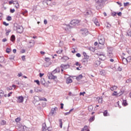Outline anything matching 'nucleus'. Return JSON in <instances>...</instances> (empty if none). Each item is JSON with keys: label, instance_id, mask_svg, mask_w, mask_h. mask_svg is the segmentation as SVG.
I'll return each instance as SVG.
<instances>
[{"label": "nucleus", "instance_id": "obj_1", "mask_svg": "<svg viewBox=\"0 0 131 131\" xmlns=\"http://www.w3.org/2000/svg\"><path fill=\"white\" fill-rule=\"evenodd\" d=\"M80 20L78 19H73L70 21V24H63L61 25V27L66 31V32H70V30L72 29V28H74L75 26L78 25Z\"/></svg>", "mask_w": 131, "mask_h": 131}, {"label": "nucleus", "instance_id": "obj_2", "mask_svg": "<svg viewBox=\"0 0 131 131\" xmlns=\"http://www.w3.org/2000/svg\"><path fill=\"white\" fill-rule=\"evenodd\" d=\"M105 0H98L96 3V9L97 10H100L104 7V4L105 3Z\"/></svg>", "mask_w": 131, "mask_h": 131}, {"label": "nucleus", "instance_id": "obj_3", "mask_svg": "<svg viewBox=\"0 0 131 131\" xmlns=\"http://www.w3.org/2000/svg\"><path fill=\"white\" fill-rule=\"evenodd\" d=\"M14 30L16 31L17 33H22L23 32V27L18 25L17 24H14Z\"/></svg>", "mask_w": 131, "mask_h": 131}, {"label": "nucleus", "instance_id": "obj_4", "mask_svg": "<svg viewBox=\"0 0 131 131\" xmlns=\"http://www.w3.org/2000/svg\"><path fill=\"white\" fill-rule=\"evenodd\" d=\"M42 131H52V128L47 127V124L43 123L42 125Z\"/></svg>", "mask_w": 131, "mask_h": 131}, {"label": "nucleus", "instance_id": "obj_5", "mask_svg": "<svg viewBox=\"0 0 131 131\" xmlns=\"http://www.w3.org/2000/svg\"><path fill=\"white\" fill-rule=\"evenodd\" d=\"M98 41L99 45H101L102 46H104L105 45V38L103 37H99Z\"/></svg>", "mask_w": 131, "mask_h": 131}, {"label": "nucleus", "instance_id": "obj_6", "mask_svg": "<svg viewBox=\"0 0 131 131\" xmlns=\"http://www.w3.org/2000/svg\"><path fill=\"white\" fill-rule=\"evenodd\" d=\"M81 34H82L83 36H86V35L89 34V30H88L87 29H81Z\"/></svg>", "mask_w": 131, "mask_h": 131}, {"label": "nucleus", "instance_id": "obj_7", "mask_svg": "<svg viewBox=\"0 0 131 131\" xmlns=\"http://www.w3.org/2000/svg\"><path fill=\"white\" fill-rule=\"evenodd\" d=\"M57 110H58V107H53L51 109V111L50 114H51V115H54V114H55V113H56V112L57 111Z\"/></svg>", "mask_w": 131, "mask_h": 131}, {"label": "nucleus", "instance_id": "obj_8", "mask_svg": "<svg viewBox=\"0 0 131 131\" xmlns=\"http://www.w3.org/2000/svg\"><path fill=\"white\" fill-rule=\"evenodd\" d=\"M17 103H23L24 102V98L23 96H19L17 98Z\"/></svg>", "mask_w": 131, "mask_h": 131}, {"label": "nucleus", "instance_id": "obj_9", "mask_svg": "<svg viewBox=\"0 0 131 131\" xmlns=\"http://www.w3.org/2000/svg\"><path fill=\"white\" fill-rule=\"evenodd\" d=\"M93 20L95 25H96L97 26H100V23H99V21H98V19L97 18H94Z\"/></svg>", "mask_w": 131, "mask_h": 131}, {"label": "nucleus", "instance_id": "obj_10", "mask_svg": "<svg viewBox=\"0 0 131 131\" xmlns=\"http://www.w3.org/2000/svg\"><path fill=\"white\" fill-rule=\"evenodd\" d=\"M123 60H125V61H126V63H128V62H130L131 57L130 56H128L126 58L123 57L122 58V61H123Z\"/></svg>", "mask_w": 131, "mask_h": 131}, {"label": "nucleus", "instance_id": "obj_11", "mask_svg": "<svg viewBox=\"0 0 131 131\" xmlns=\"http://www.w3.org/2000/svg\"><path fill=\"white\" fill-rule=\"evenodd\" d=\"M84 16L86 17H89V16L92 15V11H88L84 13Z\"/></svg>", "mask_w": 131, "mask_h": 131}, {"label": "nucleus", "instance_id": "obj_12", "mask_svg": "<svg viewBox=\"0 0 131 131\" xmlns=\"http://www.w3.org/2000/svg\"><path fill=\"white\" fill-rule=\"evenodd\" d=\"M60 67L62 68V69H67V68H69V64H61L60 66Z\"/></svg>", "mask_w": 131, "mask_h": 131}, {"label": "nucleus", "instance_id": "obj_13", "mask_svg": "<svg viewBox=\"0 0 131 131\" xmlns=\"http://www.w3.org/2000/svg\"><path fill=\"white\" fill-rule=\"evenodd\" d=\"M49 79H56V78H57V76H54L53 74L51 73L49 75Z\"/></svg>", "mask_w": 131, "mask_h": 131}, {"label": "nucleus", "instance_id": "obj_14", "mask_svg": "<svg viewBox=\"0 0 131 131\" xmlns=\"http://www.w3.org/2000/svg\"><path fill=\"white\" fill-rule=\"evenodd\" d=\"M89 59V58H84L82 59V63L84 64V65H86V64H88V59Z\"/></svg>", "mask_w": 131, "mask_h": 131}, {"label": "nucleus", "instance_id": "obj_15", "mask_svg": "<svg viewBox=\"0 0 131 131\" xmlns=\"http://www.w3.org/2000/svg\"><path fill=\"white\" fill-rule=\"evenodd\" d=\"M107 52H113V47H111L110 46H107Z\"/></svg>", "mask_w": 131, "mask_h": 131}, {"label": "nucleus", "instance_id": "obj_16", "mask_svg": "<svg viewBox=\"0 0 131 131\" xmlns=\"http://www.w3.org/2000/svg\"><path fill=\"white\" fill-rule=\"evenodd\" d=\"M10 40L11 41H15L16 40V37L15 36V35H12L11 37H10Z\"/></svg>", "mask_w": 131, "mask_h": 131}, {"label": "nucleus", "instance_id": "obj_17", "mask_svg": "<svg viewBox=\"0 0 131 131\" xmlns=\"http://www.w3.org/2000/svg\"><path fill=\"white\" fill-rule=\"evenodd\" d=\"M107 56L109 58H113V52H107Z\"/></svg>", "mask_w": 131, "mask_h": 131}, {"label": "nucleus", "instance_id": "obj_18", "mask_svg": "<svg viewBox=\"0 0 131 131\" xmlns=\"http://www.w3.org/2000/svg\"><path fill=\"white\" fill-rule=\"evenodd\" d=\"M35 98H38L39 99V101H45L46 102H47V101H48V100H47V98L43 97L42 98H39V97H38V96H35Z\"/></svg>", "mask_w": 131, "mask_h": 131}, {"label": "nucleus", "instance_id": "obj_19", "mask_svg": "<svg viewBox=\"0 0 131 131\" xmlns=\"http://www.w3.org/2000/svg\"><path fill=\"white\" fill-rule=\"evenodd\" d=\"M71 82H72V79L70 78H68L67 79V83L69 84V83H71Z\"/></svg>", "mask_w": 131, "mask_h": 131}, {"label": "nucleus", "instance_id": "obj_20", "mask_svg": "<svg viewBox=\"0 0 131 131\" xmlns=\"http://www.w3.org/2000/svg\"><path fill=\"white\" fill-rule=\"evenodd\" d=\"M111 90L113 91H116V90H117V86L116 85H114L112 87H111Z\"/></svg>", "mask_w": 131, "mask_h": 131}, {"label": "nucleus", "instance_id": "obj_21", "mask_svg": "<svg viewBox=\"0 0 131 131\" xmlns=\"http://www.w3.org/2000/svg\"><path fill=\"white\" fill-rule=\"evenodd\" d=\"M13 5H15V7L16 9H18V8H19V3L15 1V3H13Z\"/></svg>", "mask_w": 131, "mask_h": 131}, {"label": "nucleus", "instance_id": "obj_22", "mask_svg": "<svg viewBox=\"0 0 131 131\" xmlns=\"http://www.w3.org/2000/svg\"><path fill=\"white\" fill-rule=\"evenodd\" d=\"M6 31V36H9V34L11 32V29H8V30H5Z\"/></svg>", "mask_w": 131, "mask_h": 131}, {"label": "nucleus", "instance_id": "obj_23", "mask_svg": "<svg viewBox=\"0 0 131 131\" xmlns=\"http://www.w3.org/2000/svg\"><path fill=\"white\" fill-rule=\"evenodd\" d=\"M89 129H88V126L85 125L84 126V127L81 129V131H88L89 130Z\"/></svg>", "mask_w": 131, "mask_h": 131}, {"label": "nucleus", "instance_id": "obj_24", "mask_svg": "<svg viewBox=\"0 0 131 131\" xmlns=\"http://www.w3.org/2000/svg\"><path fill=\"white\" fill-rule=\"evenodd\" d=\"M93 105H90L88 107V110L90 112H92V111H93Z\"/></svg>", "mask_w": 131, "mask_h": 131}, {"label": "nucleus", "instance_id": "obj_25", "mask_svg": "<svg viewBox=\"0 0 131 131\" xmlns=\"http://www.w3.org/2000/svg\"><path fill=\"white\" fill-rule=\"evenodd\" d=\"M59 122L60 127V128H62V126H63V123H62V119H60L59 120Z\"/></svg>", "mask_w": 131, "mask_h": 131}, {"label": "nucleus", "instance_id": "obj_26", "mask_svg": "<svg viewBox=\"0 0 131 131\" xmlns=\"http://www.w3.org/2000/svg\"><path fill=\"white\" fill-rule=\"evenodd\" d=\"M82 78V75H79L76 77L77 80H80Z\"/></svg>", "mask_w": 131, "mask_h": 131}, {"label": "nucleus", "instance_id": "obj_27", "mask_svg": "<svg viewBox=\"0 0 131 131\" xmlns=\"http://www.w3.org/2000/svg\"><path fill=\"white\" fill-rule=\"evenodd\" d=\"M5 61V57L3 56H0V63H3Z\"/></svg>", "mask_w": 131, "mask_h": 131}, {"label": "nucleus", "instance_id": "obj_28", "mask_svg": "<svg viewBox=\"0 0 131 131\" xmlns=\"http://www.w3.org/2000/svg\"><path fill=\"white\" fill-rule=\"evenodd\" d=\"M98 103H100V104H102V103H103V98H102V97L99 98Z\"/></svg>", "mask_w": 131, "mask_h": 131}, {"label": "nucleus", "instance_id": "obj_29", "mask_svg": "<svg viewBox=\"0 0 131 131\" xmlns=\"http://www.w3.org/2000/svg\"><path fill=\"white\" fill-rule=\"evenodd\" d=\"M98 56H99V59H101V60L103 58H105V55L102 54H99Z\"/></svg>", "mask_w": 131, "mask_h": 131}, {"label": "nucleus", "instance_id": "obj_30", "mask_svg": "<svg viewBox=\"0 0 131 131\" xmlns=\"http://www.w3.org/2000/svg\"><path fill=\"white\" fill-rule=\"evenodd\" d=\"M122 105L123 106H127V102L126 100H123Z\"/></svg>", "mask_w": 131, "mask_h": 131}, {"label": "nucleus", "instance_id": "obj_31", "mask_svg": "<svg viewBox=\"0 0 131 131\" xmlns=\"http://www.w3.org/2000/svg\"><path fill=\"white\" fill-rule=\"evenodd\" d=\"M15 58V56L13 55H11L9 56V60H14Z\"/></svg>", "mask_w": 131, "mask_h": 131}, {"label": "nucleus", "instance_id": "obj_32", "mask_svg": "<svg viewBox=\"0 0 131 131\" xmlns=\"http://www.w3.org/2000/svg\"><path fill=\"white\" fill-rule=\"evenodd\" d=\"M83 55L84 56L85 58H88L89 59V56L86 54V53L83 52Z\"/></svg>", "mask_w": 131, "mask_h": 131}, {"label": "nucleus", "instance_id": "obj_33", "mask_svg": "<svg viewBox=\"0 0 131 131\" xmlns=\"http://www.w3.org/2000/svg\"><path fill=\"white\" fill-rule=\"evenodd\" d=\"M119 94L117 93V91H114V93L112 94V96H119Z\"/></svg>", "mask_w": 131, "mask_h": 131}, {"label": "nucleus", "instance_id": "obj_34", "mask_svg": "<svg viewBox=\"0 0 131 131\" xmlns=\"http://www.w3.org/2000/svg\"><path fill=\"white\" fill-rule=\"evenodd\" d=\"M103 115H104V116H108V111L107 110H105L103 112Z\"/></svg>", "mask_w": 131, "mask_h": 131}, {"label": "nucleus", "instance_id": "obj_35", "mask_svg": "<svg viewBox=\"0 0 131 131\" xmlns=\"http://www.w3.org/2000/svg\"><path fill=\"white\" fill-rule=\"evenodd\" d=\"M94 120H95V117H92L89 119V121L90 122H92V121H94Z\"/></svg>", "mask_w": 131, "mask_h": 131}, {"label": "nucleus", "instance_id": "obj_36", "mask_svg": "<svg viewBox=\"0 0 131 131\" xmlns=\"http://www.w3.org/2000/svg\"><path fill=\"white\" fill-rule=\"evenodd\" d=\"M6 20H7V21H11L12 16H7L6 18Z\"/></svg>", "mask_w": 131, "mask_h": 131}, {"label": "nucleus", "instance_id": "obj_37", "mask_svg": "<svg viewBox=\"0 0 131 131\" xmlns=\"http://www.w3.org/2000/svg\"><path fill=\"white\" fill-rule=\"evenodd\" d=\"M40 83L41 84H43V85H45V84H46V82H45V80L43 79H41Z\"/></svg>", "mask_w": 131, "mask_h": 131}, {"label": "nucleus", "instance_id": "obj_38", "mask_svg": "<svg viewBox=\"0 0 131 131\" xmlns=\"http://www.w3.org/2000/svg\"><path fill=\"white\" fill-rule=\"evenodd\" d=\"M34 82H36L38 85H39L40 84V82H39V80H35Z\"/></svg>", "mask_w": 131, "mask_h": 131}, {"label": "nucleus", "instance_id": "obj_39", "mask_svg": "<svg viewBox=\"0 0 131 131\" xmlns=\"http://www.w3.org/2000/svg\"><path fill=\"white\" fill-rule=\"evenodd\" d=\"M51 60V58H49V57H46L45 59V60L46 62H50V60Z\"/></svg>", "mask_w": 131, "mask_h": 131}, {"label": "nucleus", "instance_id": "obj_40", "mask_svg": "<svg viewBox=\"0 0 131 131\" xmlns=\"http://www.w3.org/2000/svg\"><path fill=\"white\" fill-rule=\"evenodd\" d=\"M47 106V103L46 102H42V107H45Z\"/></svg>", "mask_w": 131, "mask_h": 131}, {"label": "nucleus", "instance_id": "obj_41", "mask_svg": "<svg viewBox=\"0 0 131 131\" xmlns=\"http://www.w3.org/2000/svg\"><path fill=\"white\" fill-rule=\"evenodd\" d=\"M124 93V91L121 90L120 92L119 93V96H121Z\"/></svg>", "mask_w": 131, "mask_h": 131}, {"label": "nucleus", "instance_id": "obj_42", "mask_svg": "<svg viewBox=\"0 0 131 131\" xmlns=\"http://www.w3.org/2000/svg\"><path fill=\"white\" fill-rule=\"evenodd\" d=\"M104 72H105V71L104 70H101L100 71V74H101V75H104Z\"/></svg>", "mask_w": 131, "mask_h": 131}, {"label": "nucleus", "instance_id": "obj_43", "mask_svg": "<svg viewBox=\"0 0 131 131\" xmlns=\"http://www.w3.org/2000/svg\"><path fill=\"white\" fill-rule=\"evenodd\" d=\"M12 90H13V88L12 87V86H10V87H8L7 88V91H12Z\"/></svg>", "mask_w": 131, "mask_h": 131}, {"label": "nucleus", "instance_id": "obj_44", "mask_svg": "<svg viewBox=\"0 0 131 131\" xmlns=\"http://www.w3.org/2000/svg\"><path fill=\"white\" fill-rule=\"evenodd\" d=\"M21 119L20 118H17L16 119H15V121L16 122H19V121H20Z\"/></svg>", "mask_w": 131, "mask_h": 131}, {"label": "nucleus", "instance_id": "obj_45", "mask_svg": "<svg viewBox=\"0 0 131 131\" xmlns=\"http://www.w3.org/2000/svg\"><path fill=\"white\" fill-rule=\"evenodd\" d=\"M10 13H14L15 12V9H10Z\"/></svg>", "mask_w": 131, "mask_h": 131}, {"label": "nucleus", "instance_id": "obj_46", "mask_svg": "<svg viewBox=\"0 0 131 131\" xmlns=\"http://www.w3.org/2000/svg\"><path fill=\"white\" fill-rule=\"evenodd\" d=\"M3 25H5V26H9V24L6 23V21H3Z\"/></svg>", "mask_w": 131, "mask_h": 131}, {"label": "nucleus", "instance_id": "obj_47", "mask_svg": "<svg viewBox=\"0 0 131 131\" xmlns=\"http://www.w3.org/2000/svg\"><path fill=\"white\" fill-rule=\"evenodd\" d=\"M1 124H2V125H5V124H6V121L2 120L1 122Z\"/></svg>", "mask_w": 131, "mask_h": 131}, {"label": "nucleus", "instance_id": "obj_48", "mask_svg": "<svg viewBox=\"0 0 131 131\" xmlns=\"http://www.w3.org/2000/svg\"><path fill=\"white\" fill-rule=\"evenodd\" d=\"M127 5H129V3L128 2L124 3V7H127Z\"/></svg>", "mask_w": 131, "mask_h": 131}, {"label": "nucleus", "instance_id": "obj_49", "mask_svg": "<svg viewBox=\"0 0 131 131\" xmlns=\"http://www.w3.org/2000/svg\"><path fill=\"white\" fill-rule=\"evenodd\" d=\"M17 76L18 77H21V76H23V74H22V73H18V74L17 75Z\"/></svg>", "mask_w": 131, "mask_h": 131}, {"label": "nucleus", "instance_id": "obj_50", "mask_svg": "<svg viewBox=\"0 0 131 131\" xmlns=\"http://www.w3.org/2000/svg\"><path fill=\"white\" fill-rule=\"evenodd\" d=\"M11 52V49L10 48L6 49V53H10Z\"/></svg>", "mask_w": 131, "mask_h": 131}, {"label": "nucleus", "instance_id": "obj_51", "mask_svg": "<svg viewBox=\"0 0 131 131\" xmlns=\"http://www.w3.org/2000/svg\"><path fill=\"white\" fill-rule=\"evenodd\" d=\"M76 66H79V67H80V66H81V64H80L79 63V62H76Z\"/></svg>", "mask_w": 131, "mask_h": 131}, {"label": "nucleus", "instance_id": "obj_52", "mask_svg": "<svg viewBox=\"0 0 131 131\" xmlns=\"http://www.w3.org/2000/svg\"><path fill=\"white\" fill-rule=\"evenodd\" d=\"M60 108L61 109H63L64 108V104H63V103L60 104Z\"/></svg>", "mask_w": 131, "mask_h": 131}, {"label": "nucleus", "instance_id": "obj_53", "mask_svg": "<svg viewBox=\"0 0 131 131\" xmlns=\"http://www.w3.org/2000/svg\"><path fill=\"white\" fill-rule=\"evenodd\" d=\"M14 3H15V2H14V1H11L9 2V5H12V4H14Z\"/></svg>", "mask_w": 131, "mask_h": 131}, {"label": "nucleus", "instance_id": "obj_54", "mask_svg": "<svg viewBox=\"0 0 131 131\" xmlns=\"http://www.w3.org/2000/svg\"><path fill=\"white\" fill-rule=\"evenodd\" d=\"M84 94H85V92H80V96H84Z\"/></svg>", "mask_w": 131, "mask_h": 131}, {"label": "nucleus", "instance_id": "obj_55", "mask_svg": "<svg viewBox=\"0 0 131 131\" xmlns=\"http://www.w3.org/2000/svg\"><path fill=\"white\" fill-rule=\"evenodd\" d=\"M76 56L78 58H80V57H81V55H80V53H77Z\"/></svg>", "mask_w": 131, "mask_h": 131}, {"label": "nucleus", "instance_id": "obj_56", "mask_svg": "<svg viewBox=\"0 0 131 131\" xmlns=\"http://www.w3.org/2000/svg\"><path fill=\"white\" fill-rule=\"evenodd\" d=\"M118 70L119 71H121L122 70V67H119L118 68Z\"/></svg>", "mask_w": 131, "mask_h": 131}, {"label": "nucleus", "instance_id": "obj_57", "mask_svg": "<svg viewBox=\"0 0 131 131\" xmlns=\"http://www.w3.org/2000/svg\"><path fill=\"white\" fill-rule=\"evenodd\" d=\"M122 14V13H121V12H119L117 13L118 16H119L120 17H121Z\"/></svg>", "mask_w": 131, "mask_h": 131}, {"label": "nucleus", "instance_id": "obj_58", "mask_svg": "<svg viewBox=\"0 0 131 131\" xmlns=\"http://www.w3.org/2000/svg\"><path fill=\"white\" fill-rule=\"evenodd\" d=\"M7 38H6L2 39L3 42H6V41H7Z\"/></svg>", "mask_w": 131, "mask_h": 131}, {"label": "nucleus", "instance_id": "obj_59", "mask_svg": "<svg viewBox=\"0 0 131 131\" xmlns=\"http://www.w3.org/2000/svg\"><path fill=\"white\" fill-rule=\"evenodd\" d=\"M43 75H45V74H42L41 73H39V76L40 77H42V76H43Z\"/></svg>", "mask_w": 131, "mask_h": 131}, {"label": "nucleus", "instance_id": "obj_60", "mask_svg": "<svg viewBox=\"0 0 131 131\" xmlns=\"http://www.w3.org/2000/svg\"><path fill=\"white\" fill-rule=\"evenodd\" d=\"M116 12H113V13H112V15L114 16V17H115V16H116Z\"/></svg>", "mask_w": 131, "mask_h": 131}, {"label": "nucleus", "instance_id": "obj_61", "mask_svg": "<svg viewBox=\"0 0 131 131\" xmlns=\"http://www.w3.org/2000/svg\"><path fill=\"white\" fill-rule=\"evenodd\" d=\"M62 52H63V50H59L57 52V54H62Z\"/></svg>", "mask_w": 131, "mask_h": 131}, {"label": "nucleus", "instance_id": "obj_62", "mask_svg": "<svg viewBox=\"0 0 131 131\" xmlns=\"http://www.w3.org/2000/svg\"><path fill=\"white\" fill-rule=\"evenodd\" d=\"M127 35L128 36H131V30L128 33H127Z\"/></svg>", "mask_w": 131, "mask_h": 131}, {"label": "nucleus", "instance_id": "obj_63", "mask_svg": "<svg viewBox=\"0 0 131 131\" xmlns=\"http://www.w3.org/2000/svg\"><path fill=\"white\" fill-rule=\"evenodd\" d=\"M130 81H131V79H127V80L126 81V83H128V82H129Z\"/></svg>", "mask_w": 131, "mask_h": 131}, {"label": "nucleus", "instance_id": "obj_64", "mask_svg": "<svg viewBox=\"0 0 131 131\" xmlns=\"http://www.w3.org/2000/svg\"><path fill=\"white\" fill-rule=\"evenodd\" d=\"M21 59H22L23 61H24V60H25V55L22 56Z\"/></svg>", "mask_w": 131, "mask_h": 131}]
</instances>
